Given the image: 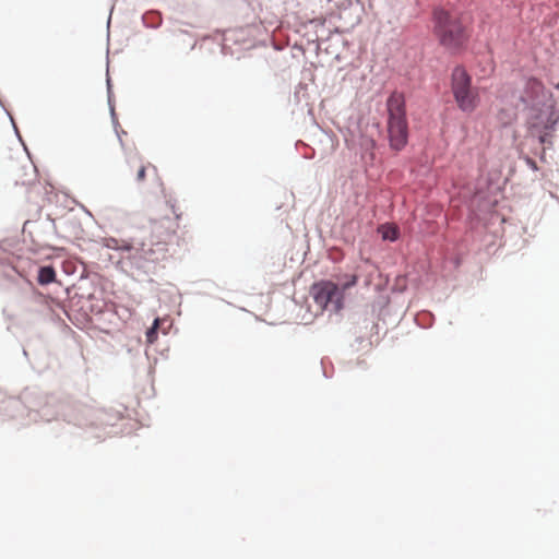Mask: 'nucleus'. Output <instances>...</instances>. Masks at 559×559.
Returning a JSON list of instances; mask_svg holds the SVG:
<instances>
[{
	"instance_id": "10",
	"label": "nucleus",
	"mask_w": 559,
	"mask_h": 559,
	"mask_svg": "<svg viewBox=\"0 0 559 559\" xmlns=\"http://www.w3.org/2000/svg\"><path fill=\"white\" fill-rule=\"evenodd\" d=\"M379 231L381 233L382 235V238L384 240H391V241H394L397 239V235H399V231L396 229L395 226H391V225H382L380 228H379Z\"/></svg>"
},
{
	"instance_id": "4",
	"label": "nucleus",
	"mask_w": 559,
	"mask_h": 559,
	"mask_svg": "<svg viewBox=\"0 0 559 559\" xmlns=\"http://www.w3.org/2000/svg\"><path fill=\"white\" fill-rule=\"evenodd\" d=\"M559 119L555 103H549L528 114V132L539 140L542 144L550 143L551 132Z\"/></svg>"
},
{
	"instance_id": "1",
	"label": "nucleus",
	"mask_w": 559,
	"mask_h": 559,
	"mask_svg": "<svg viewBox=\"0 0 559 559\" xmlns=\"http://www.w3.org/2000/svg\"><path fill=\"white\" fill-rule=\"evenodd\" d=\"M433 34L440 45L452 51L462 48L468 39L462 15L444 9L433 11Z\"/></svg>"
},
{
	"instance_id": "2",
	"label": "nucleus",
	"mask_w": 559,
	"mask_h": 559,
	"mask_svg": "<svg viewBox=\"0 0 559 559\" xmlns=\"http://www.w3.org/2000/svg\"><path fill=\"white\" fill-rule=\"evenodd\" d=\"M386 107L390 146L400 151L406 145L408 136L404 96L400 93H393L386 102Z\"/></svg>"
},
{
	"instance_id": "9",
	"label": "nucleus",
	"mask_w": 559,
	"mask_h": 559,
	"mask_svg": "<svg viewBox=\"0 0 559 559\" xmlns=\"http://www.w3.org/2000/svg\"><path fill=\"white\" fill-rule=\"evenodd\" d=\"M37 281L40 285H48L56 281V271L52 266H41L38 270Z\"/></svg>"
},
{
	"instance_id": "3",
	"label": "nucleus",
	"mask_w": 559,
	"mask_h": 559,
	"mask_svg": "<svg viewBox=\"0 0 559 559\" xmlns=\"http://www.w3.org/2000/svg\"><path fill=\"white\" fill-rule=\"evenodd\" d=\"M164 212L165 216L156 215L151 219L150 225L152 241L163 252L166 251L165 246L175 237L181 215L173 204H166Z\"/></svg>"
},
{
	"instance_id": "8",
	"label": "nucleus",
	"mask_w": 559,
	"mask_h": 559,
	"mask_svg": "<svg viewBox=\"0 0 559 559\" xmlns=\"http://www.w3.org/2000/svg\"><path fill=\"white\" fill-rule=\"evenodd\" d=\"M130 168L135 169V180L141 183L145 180V175L148 169H151L154 174L157 173V169L152 164H145L141 158L133 156L130 159Z\"/></svg>"
},
{
	"instance_id": "12",
	"label": "nucleus",
	"mask_w": 559,
	"mask_h": 559,
	"mask_svg": "<svg viewBox=\"0 0 559 559\" xmlns=\"http://www.w3.org/2000/svg\"><path fill=\"white\" fill-rule=\"evenodd\" d=\"M358 277L357 275H350L348 276V281L343 283V289H347L352 286H355L357 284Z\"/></svg>"
},
{
	"instance_id": "5",
	"label": "nucleus",
	"mask_w": 559,
	"mask_h": 559,
	"mask_svg": "<svg viewBox=\"0 0 559 559\" xmlns=\"http://www.w3.org/2000/svg\"><path fill=\"white\" fill-rule=\"evenodd\" d=\"M452 92L456 104L463 111L471 112L477 106V95L471 87V78L463 68H455L452 73Z\"/></svg>"
},
{
	"instance_id": "7",
	"label": "nucleus",
	"mask_w": 559,
	"mask_h": 559,
	"mask_svg": "<svg viewBox=\"0 0 559 559\" xmlns=\"http://www.w3.org/2000/svg\"><path fill=\"white\" fill-rule=\"evenodd\" d=\"M316 304L321 309L338 311L342 308V294L338 286L330 281L314 284L311 289Z\"/></svg>"
},
{
	"instance_id": "13",
	"label": "nucleus",
	"mask_w": 559,
	"mask_h": 559,
	"mask_svg": "<svg viewBox=\"0 0 559 559\" xmlns=\"http://www.w3.org/2000/svg\"><path fill=\"white\" fill-rule=\"evenodd\" d=\"M151 251H152V250L145 251L144 257H145L146 259L151 260V261H155L156 259H154V258H148V257H147L148 252H151Z\"/></svg>"
},
{
	"instance_id": "11",
	"label": "nucleus",
	"mask_w": 559,
	"mask_h": 559,
	"mask_svg": "<svg viewBox=\"0 0 559 559\" xmlns=\"http://www.w3.org/2000/svg\"><path fill=\"white\" fill-rule=\"evenodd\" d=\"M159 325V319H155L153 326L146 332V341L150 344H153L157 338V329Z\"/></svg>"
},
{
	"instance_id": "6",
	"label": "nucleus",
	"mask_w": 559,
	"mask_h": 559,
	"mask_svg": "<svg viewBox=\"0 0 559 559\" xmlns=\"http://www.w3.org/2000/svg\"><path fill=\"white\" fill-rule=\"evenodd\" d=\"M519 99L528 111L554 102L551 93L545 88L542 81L535 78L526 80Z\"/></svg>"
}]
</instances>
